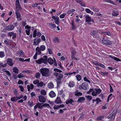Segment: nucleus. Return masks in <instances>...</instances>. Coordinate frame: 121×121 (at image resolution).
Wrapping results in <instances>:
<instances>
[{
	"mask_svg": "<svg viewBox=\"0 0 121 121\" xmlns=\"http://www.w3.org/2000/svg\"><path fill=\"white\" fill-rule=\"evenodd\" d=\"M102 42L103 43L107 45H110L112 44L111 42L108 40H106L104 39H103L102 40Z\"/></svg>",
	"mask_w": 121,
	"mask_h": 121,
	"instance_id": "obj_12",
	"label": "nucleus"
},
{
	"mask_svg": "<svg viewBox=\"0 0 121 121\" xmlns=\"http://www.w3.org/2000/svg\"><path fill=\"white\" fill-rule=\"evenodd\" d=\"M36 35L39 37L41 35V33L39 31L37 32V31L36 30V29L34 30L33 33V38H35L36 36Z\"/></svg>",
	"mask_w": 121,
	"mask_h": 121,
	"instance_id": "obj_7",
	"label": "nucleus"
},
{
	"mask_svg": "<svg viewBox=\"0 0 121 121\" xmlns=\"http://www.w3.org/2000/svg\"><path fill=\"white\" fill-rule=\"evenodd\" d=\"M93 63L96 66H98L99 63L97 61H93Z\"/></svg>",
	"mask_w": 121,
	"mask_h": 121,
	"instance_id": "obj_49",
	"label": "nucleus"
},
{
	"mask_svg": "<svg viewBox=\"0 0 121 121\" xmlns=\"http://www.w3.org/2000/svg\"><path fill=\"white\" fill-rule=\"evenodd\" d=\"M39 80L36 79L33 81V83L35 85H36L37 84H38L39 82Z\"/></svg>",
	"mask_w": 121,
	"mask_h": 121,
	"instance_id": "obj_48",
	"label": "nucleus"
},
{
	"mask_svg": "<svg viewBox=\"0 0 121 121\" xmlns=\"http://www.w3.org/2000/svg\"><path fill=\"white\" fill-rule=\"evenodd\" d=\"M40 74L39 72L36 73L35 74V77L36 78H39L40 77Z\"/></svg>",
	"mask_w": 121,
	"mask_h": 121,
	"instance_id": "obj_40",
	"label": "nucleus"
},
{
	"mask_svg": "<svg viewBox=\"0 0 121 121\" xmlns=\"http://www.w3.org/2000/svg\"><path fill=\"white\" fill-rule=\"evenodd\" d=\"M99 30H93L90 33V34L94 38H96L98 35Z\"/></svg>",
	"mask_w": 121,
	"mask_h": 121,
	"instance_id": "obj_3",
	"label": "nucleus"
},
{
	"mask_svg": "<svg viewBox=\"0 0 121 121\" xmlns=\"http://www.w3.org/2000/svg\"><path fill=\"white\" fill-rule=\"evenodd\" d=\"M85 98L83 97H80L79 99H78V102L79 103H81L83 101L85 100Z\"/></svg>",
	"mask_w": 121,
	"mask_h": 121,
	"instance_id": "obj_27",
	"label": "nucleus"
},
{
	"mask_svg": "<svg viewBox=\"0 0 121 121\" xmlns=\"http://www.w3.org/2000/svg\"><path fill=\"white\" fill-rule=\"evenodd\" d=\"M118 14L119 13L117 10H113L112 13V15L115 17L117 16Z\"/></svg>",
	"mask_w": 121,
	"mask_h": 121,
	"instance_id": "obj_16",
	"label": "nucleus"
},
{
	"mask_svg": "<svg viewBox=\"0 0 121 121\" xmlns=\"http://www.w3.org/2000/svg\"><path fill=\"white\" fill-rule=\"evenodd\" d=\"M18 99L17 97H13L11 98V100L13 102H15Z\"/></svg>",
	"mask_w": 121,
	"mask_h": 121,
	"instance_id": "obj_31",
	"label": "nucleus"
},
{
	"mask_svg": "<svg viewBox=\"0 0 121 121\" xmlns=\"http://www.w3.org/2000/svg\"><path fill=\"white\" fill-rule=\"evenodd\" d=\"M48 87L50 88H52L54 87V85L53 83L51 82L49 83L48 85Z\"/></svg>",
	"mask_w": 121,
	"mask_h": 121,
	"instance_id": "obj_29",
	"label": "nucleus"
},
{
	"mask_svg": "<svg viewBox=\"0 0 121 121\" xmlns=\"http://www.w3.org/2000/svg\"><path fill=\"white\" fill-rule=\"evenodd\" d=\"M86 97L87 99L89 101L91 99L92 97L91 96L89 95L87 96H86Z\"/></svg>",
	"mask_w": 121,
	"mask_h": 121,
	"instance_id": "obj_50",
	"label": "nucleus"
},
{
	"mask_svg": "<svg viewBox=\"0 0 121 121\" xmlns=\"http://www.w3.org/2000/svg\"><path fill=\"white\" fill-rule=\"evenodd\" d=\"M49 95L50 97L53 98L56 96V94L53 91H51L49 93Z\"/></svg>",
	"mask_w": 121,
	"mask_h": 121,
	"instance_id": "obj_20",
	"label": "nucleus"
},
{
	"mask_svg": "<svg viewBox=\"0 0 121 121\" xmlns=\"http://www.w3.org/2000/svg\"><path fill=\"white\" fill-rule=\"evenodd\" d=\"M104 116H99L97 118L96 120H97L100 121L103 118Z\"/></svg>",
	"mask_w": 121,
	"mask_h": 121,
	"instance_id": "obj_47",
	"label": "nucleus"
},
{
	"mask_svg": "<svg viewBox=\"0 0 121 121\" xmlns=\"http://www.w3.org/2000/svg\"><path fill=\"white\" fill-rule=\"evenodd\" d=\"M71 25H72V29L73 30H75V26L74 25L73 21H72Z\"/></svg>",
	"mask_w": 121,
	"mask_h": 121,
	"instance_id": "obj_54",
	"label": "nucleus"
},
{
	"mask_svg": "<svg viewBox=\"0 0 121 121\" xmlns=\"http://www.w3.org/2000/svg\"><path fill=\"white\" fill-rule=\"evenodd\" d=\"M101 74L102 75L107 76L108 75V73L107 72H101Z\"/></svg>",
	"mask_w": 121,
	"mask_h": 121,
	"instance_id": "obj_46",
	"label": "nucleus"
},
{
	"mask_svg": "<svg viewBox=\"0 0 121 121\" xmlns=\"http://www.w3.org/2000/svg\"><path fill=\"white\" fill-rule=\"evenodd\" d=\"M14 28V26L13 25H8L5 27V30H13Z\"/></svg>",
	"mask_w": 121,
	"mask_h": 121,
	"instance_id": "obj_10",
	"label": "nucleus"
},
{
	"mask_svg": "<svg viewBox=\"0 0 121 121\" xmlns=\"http://www.w3.org/2000/svg\"><path fill=\"white\" fill-rule=\"evenodd\" d=\"M112 95V94H110L108 96L107 99V102H108L109 101V99H111L112 98V97H111Z\"/></svg>",
	"mask_w": 121,
	"mask_h": 121,
	"instance_id": "obj_39",
	"label": "nucleus"
},
{
	"mask_svg": "<svg viewBox=\"0 0 121 121\" xmlns=\"http://www.w3.org/2000/svg\"><path fill=\"white\" fill-rule=\"evenodd\" d=\"M104 1L106 2L110 3L113 5H115V4L114 2L110 0H104Z\"/></svg>",
	"mask_w": 121,
	"mask_h": 121,
	"instance_id": "obj_33",
	"label": "nucleus"
},
{
	"mask_svg": "<svg viewBox=\"0 0 121 121\" xmlns=\"http://www.w3.org/2000/svg\"><path fill=\"white\" fill-rule=\"evenodd\" d=\"M16 17L17 20L19 21H20V20H21L22 19V18H21V16L20 13H19L18 11L17 10L16 12Z\"/></svg>",
	"mask_w": 121,
	"mask_h": 121,
	"instance_id": "obj_11",
	"label": "nucleus"
},
{
	"mask_svg": "<svg viewBox=\"0 0 121 121\" xmlns=\"http://www.w3.org/2000/svg\"><path fill=\"white\" fill-rule=\"evenodd\" d=\"M91 9L94 11L98 12L99 11V9L95 8L94 6H93L91 8Z\"/></svg>",
	"mask_w": 121,
	"mask_h": 121,
	"instance_id": "obj_41",
	"label": "nucleus"
},
{
	"mask_svg": "<svg viewBox=\"0 0 121 121\" xmlns=\"http://www.w3.org/2000/svg\"><path fill=\"white\" fill-rule=\"evenodd\" d=\"M36 53V54L38 55H40L41 53V51L39 48V47H37L35 49Z\"/></svg>",
	"mask_w": 121,
	"mask_h": 121,
	"instance_id": "obj_15",
	"label": "nucleus"
},
{
	"mask_svg": "<svg viewBox=\"0 0 121 121\" xmlns=\"http://www.w3.org/2000/svg\"><path fill=\"white\" fill-rule=\"evenodd\" d=\"M109 56L112 59H114L115 60L117 61H121V59L116 57L113 56L111 55H109Z\"/></svg>",
	"mask_w": 121,
	"mask_h": 121,
	"instance_id": "obj_21",
	"label": "nucleus"
},
{
	"mask_svg": "<svg viewBox=\"0 0 121 121\" xmlns=\"http://www.w3.org/2000/svg\"><path fill=\"white\" fill-rule=\"evenodd\" d=\"M14 33L13 32H9L8 33V35L9 36L11 37L14 34Z\"/></svg>",
	"mask_w": 121,
	"mask_h": 121,
	"instance_id": "obj_55",
	"label": "nucleus"
},
{
	"mask_svg": "<svg viewBox=\"0 0 121 121\" xmlns=\"http://www.w3.org/2000/svg\"><path fill=\"white\" fill-rule=\"evenodd\" d=\"M4 71L5 72H6V73H7V75H8L9 76L11 75V74L10 73L9 71L8 70H4Z\"/></svg>",
	"mask_w": 121,
	"mask_h": 121,
	"instance_id": "obj_62",
	"label": "nucleus"
},
{
	"mask_svg": "<svg viewBox=\"0 0 121 121\" xmlns=\"http://www.w3.org/2000/svg\"><path fill=\"white\" fill-rule=\"evenodd\" d=\"M6 62L8 65L10 66H12L14 64L11 58H8L6 60Z\"/></svg>",
	"mask_w": 121,
	"mask_h": 121,
	"instance_id": "obj_4",
	"label": "nucleus"
},
{
	"mask_svg": "<svg viewBox=\"0 0 121 121\" xmlns=\"http://www.w3.org/2000/svg\"><path fill=\"white\" fill-rule=\"evenodd\" d=\"M66 15V13H63L61 15H60V17L61 18H64Z\"/></svg>",
	"mask_w": 121,
	"mask_h": 121,
	"instance_id": "obj_52",
	"label": "nucleus"
},
{
	"mask_svg": "<svg viewBox=\"0 0 121 121\" xmlns=\"http://www.w3.org/2000/svg\"><path fill=\"white\" fill-rule=\"evenodd\" d=\"M85 11L88 13H90L91 12V10L88 9H85Z\"/></svg>",
	"mask_w": 121,
	"mask_h": 121,
	"instance_id": "obj_60",
	"label": "nucleus"
},
{
	"mask_svg": "<svg viewBox=\"0 0 121 121\" xmlns=\"http://www.w3.org/2000/svg\"><path fill=\"white\" fill-rule=\"evenodd\" d=\"M86 21L87 22H90L92 21L93 23L94 22L93 20V19L91 18L88 15H86L85 16Z\"/></svg>",
	"mask_w": 121,
	"mask_h": 121,
	"instance_id": "obj_6",
	"label": "nucleus"
},
{
	"mask_svg": "<svg viewBox=\"0 0 121 121\" xmlns=\"http://www.w3.org/2000/svg\"><path fill=\"white\" fill-rule=\"evenodd\" d=\"M19 54L21 57H24V52L22 50H20Z\"/></svg>",
	"mask_w": 121,
	"mask_h": 121,
	"instance_id": "obj_30",
	"label": "nucleus"
},
{
	"mask_svg": "<svg viewBox=\"0 0 121 121\" xmlns=\"http://www.w3.org/2000/svg\"><path fill=\"white\" fill-rule=\"evenodd\" d=\"M74 102V101L72 99H70L67 100L66 101V104H68L70 103L71 104H72V103Z\"/></svg>",
	"mask_w": 121,
	"mask_h": 121,
	"instance_id": "obj_22",
	"label": "nucleus"
},
{
	"mask_svg": "<svg viewBox=\"0 0 121 121\" xmlns=\"http://www.w3.org/2000/svg\"><path fill=\"white\" fill-rule=\"evenodd\" d=\"M55 43H60L59 39L57 37H55L52 40Z\"/></svg>",
	"mask_w": 121,
	"mask_h": 121,
	"instance_id": "obj_17",
	"label": "nucleus"
},
{
	"mask_svg": "<svg viewBox=\"0 0 121 121\" xmlns=\"http://www.w3.org/2000/svg\"><path fill=\"white\" fill-rule=\"evenodd\" d=\"M18 78H23L25 77L23 74L22 73H20L17 75Z\"/></svg>",
	"mask_w": 121,
	"mask_h": 121,
	"instance_id": "obj_44",
	"label": "nucleus"
},
{
	"mask_svg": "<svg viewBox=\"0 0 121 121\" xmlns=\"http://www.w3.org/2000/svg\"><path fill=\"white\" fill-rule=\"evenodd\" d=\"M39 102L42 103L45 102L46 101V99L45 97L41 95H39Z\"/></svg>",
	"mask_w": 121,
	"mask_h": 121,
	"instance_id": "obj_8",
	"label": "nucleus"
},
{
	"mask_svg": "<svg viewBox=\"0 0 121 121\" xmlns=\"http://www.w3.org/2000/svg\"><path fill=\"white\" fill-rule=\"evenodd\" d=\"M98 66H99L101 67H102V68H103L104 69H105L106 68L105 66L104 65L102 64L101 63H99L98 64Z\"/></svg>",
	"mask_w": 121,
	"mask_h": 121,
	"instance_id": "obj_51",
	"label": "nucleus"
},
{
	"mask_svg": "<svg viewBox=\"0 0 121 121\" xmlns=\"http://www.w3.org/2000/svg\"><path fill=\"white\" fill-rule=\"evenodd\" d=\"M92 95L93 96H96L97 94L95 91H92Z\"/></svg>",
	"mask_w": 121,
	"mask_h": 121,
	"instance_id": "obj_58",
	"label": "nucleus"
},
{
	"mask_svg": "<svg viewBox=\"0 0 121 121\" xmlns=\"http://www.w3.org/2000/svg\"><path fill=\"white\" fill-rule=\"evenodd\" d=\"M37 105L38 106V108L39 109H40L42 108L43 107V106H42V105L41 106L42 104H41V103H38L37 104Z\"/></svg>",
	"mask_w": 121,
	"mask_h": 121,
	"instance_id": "obj_43",
	"label": "nucleus"
},
{
	"mask_svg": "<svg viewBox=\"0 0 121 121\" xmlns=\"http://www.w3.org/2000/svg\"><path fill=\"white\" fill-rule=\"evenodd\" d=\"M47 62L50 64L52 65L54 63V61L53 59L51 57H50L47 60Z\"/></svg>",
	"mask_w": 121,
	"mask_h": 121,
	"instance_id": "obj_24",
	"label": "nucleus"
},
{
	"mask_svg": "<svg viewBox=\"0 0 121 121\" xmlns=\"http://www.w3.org/2000/svg\"><path fill=\"white\" fill-rule=\"evenodd\" d=\"M13 71L16 74H18V69L16 67H14L13 68Z\"/></svg>",
	"mask_w": 121,
	"mask_h": 121,
	"instance_id": "obj_26",
	"label": "nucleus"
},
{
	"mask_svg": "<svg viewBox=\"0 0 121 121\" xmlns=\"http://www.w3.org/2000/svg\"><path fill=\"white\" fill-rule=\"evenodd\" d=\"M86 83L85 82L83 83L82 84L79 86L78 88L80 90L82 89L84 90H86L87 89V88L86 86Z\"/></svg>",
	"mask_w": 121,
	"mask_h": 121,
	"instance_id": "obj_5",
	"label": "nucleus"
},
{
	"mask_svg": "<svg viewBox=\"0 0 121 121\" xmlns=\"http://www.w3.org/2000/svg\"><path fill=\"white\" fill-rule=\"evenodd\" d=\"M95 90L97 94H99L101 92V90L99 89H95Z\"/></svg>",
	"mask_w": 121,
	"mask_h": 121,
	"instance_id": "obj_38",
	"label": "nucleus"
},
{
	"mask_svg": "<svg viewBox=\"0 0 121 121\" xmlns=\"http://www.w3.org/2000/svg\"><path fill=\"white\" fill-rule=\"evenodd\" d=\"M18 83L19 84H23L24 82H23L21 80H20L18 81Z\"/></svg>",
	"mask_w": 121,
	"mask_h": 121,
	"instance_id": "obj_63",
	"label": "nucleus"
},
{
	"mask_svg": "<svg viewBox=\"0 0 121 121\" xmlns=\"http://www.w3.org/2000/svg\"><path fill=\"white\" fill-rule=\"evenodd\" d=\"M43 83L42 81L40 82H39L37 84V86L38 87H42L43 85Z\"/></svg>",
	"mask_w": 121,
	"mask_h": 121,
	"instance_id": "obj_36",
	"label": "nucleus"
},
{
	"mask_svg": "<svg viewBox=\"0 0 121 121\" xmlns=\"http://www.w3.org/2000/svg\"><path fill=\"white\" fill-rule=\"evenodd\" d=\"M49 25L51 26L53 28H54L56 27V26L55 24H53L52 23L49 24Z\"/></svg>",
	"mask_w": 121,
	"mask_h": 121,
	"instance_id": "obj_56",
	"label": "nucleus"
},
{
	"mask_svg": "<svg viewBox=\"0 0 121 121\" xmlns=\"http://www.w3.org/2000/svg\"><path fill=\"white\" fill-rule=\"evenodd\" d=\"M84 117V115L83 114H81L80 115V116L79 117L78 119L80 120H81Z\"/></svg>",
	"mask_w": 121,
	"mask_h": 121,
	"instance_id": "obj_61",
	"label": "nucleus"
},
{
	"mask_svg": "<svg viewBox=\"0 0 121 121\" xmlns=\"http://www.w3.org/2000/svg\"><path fill=\"white\" fill-rule=\"evenodd\" d=\"M70 52L71 56L74 55L77 53V52L75 49L73 47L70 48Z\"/></svg>",
	"mask_w": 121,
	"mask_h": 121,
	"instance_id": "obj_13",
	"label": "nucleus"
},
{
	"mask_svg": "<svg viewBox=\"0 0 121 121\" xmlns=\"http://www.w3.org/2000/svg\"><path fill=\"white\" fill-rule=\"evenodd\" d=\"M54 71L56 72L53 73V75L56 76V79L58 80H60L63 78V75L60 73L62 71L57 68H55Z\"/></svg>",
	"mask_w": 121,
	"mask_h": 121,
	"instance_id": "obj_1",
	"label": "nucleus"
},
{
	"mask_svg": "<svg viewBox=\"0 0 121 121\" xmlns=\"http://www.w3.org/2000/svg\"><path fill=\"white\" fill-rule=\"evenodd\" d=\"M41 73L43 76L48 77L50 76V72L48 69L46 68H41L40 70Z\"/></svg>",
	"mask_w": 121,
	"mask_h": 121,
	"instance_id": "obj_2",
	"label": "nucleus"
},
{
	"mask_svg": "<svg viewBox=\"0 0 121 121\" xmlns=\"http://www.w3.org/2000/svg\"><path fill=\"white\" fill-rule=\"evenodd\" d=\"M5 56V54L4 52L3 51L0 52V57L2 58Z\"/></svg>",
	"mask_w": 121,
	"mask_h": 121,
	"instance_id": "obj_37",
	"label": "nucleus"
},
{
	"mask_svg": "<svg viewBox=\"0 0 121 121\" xmlns=\"http://www.w3.org/2000/svg\"><path fill=\"white\" fill-rule=\"evenodd\" d=\"M79 4L82 6L83 7H86L85 3L82 0L79 3Z\"/></svg>",
	"mask_w": 121,
	"mask_h": 121,
	"instance_id": "obj_42",
	"label": "nucleus"
},
{
	"mask_svg": "<svg viewBox=\"0 0 121 121\" xmlns=\"http://www.w3.org/2000/svg\"><path fill=\"white\" fill-rule=\"evenodd\" d=\"M55 102L57 104H59L61 103L62 101L60 98L59 97H57L55 101Z\"/></svg>",
	"mask_w": 121,
	"mask_h": 121,
	"instance_id": "obj_18",
	"label": "nucleus"
},
{
	"mask_svg": "<svg viewBox=\"0 0 121 121\" xmlns=\"http://www.w3.org/2000/svg\"><path fill=\"white\" fill-rule=\"evenodd\" d=\"M16 8H18V9L21 10L22 8L20 6L19 0H16Z\"/></svg>",
	"mask_w": 121,
	"mask_h": 121,
	"instance_id": "obj_14",
	"label": "nucleus"
},
{
	"mask_svg": "<svg viewBox=\"0 0 121 121\" xmlns=\"http://www.w3.org/2000/svg\"><path fill=\"white\" fill-rule=\"evenodd\" d=\"M83 79L85 81H87L89 83H90L91 82L89 80L87 79V78L86 77H84Z\"/></svg>",
	"mask_w": 121,
	"mask_h": 121,
	"instance_id": "obj_45",
	"label": "nucleus"
},
{
	"mask_svg": "<svg viewBox=\"0 0 121 121\" xmlns=\"http://www.w3.org/2000/svg\"><path fill=\"white\" fill-rule=\"evenodd\" d=\"M75 85L74 82L72 81H70L68 84V86L70 87H74Z\"/></svg>",
	"mask_w": 121,
	"mask_h": 121,
	"instance_id": "obj_19",
	"label": "nucleus"
},
{
	"mask_svg": "<svg viewBox=\"0 0 121 121\" xmlns=\"http://www.w3.org/2000/svg\"><path fill=\"white\" fill-rule=\"evenodd\" d=\"M59 17L57 16H56V18L54 20L56 24L58 25L59 24Z\"/></svg>",
	"mask_w": 121,
	"mask_h": 121,
	"instance_id": "obj_28",
	"label": "nucleus"
},
{
	"mask_svg": "<svg viewBox=\"0 0 121 121\" xmlns=\"http://www.w3.org/2000/svg\"><path fill=\"white\" fill-rule=\"evenodd\" d=\"M31 28V27L30 26H29L28 25H26L25 26V28L27 29V30H30Z\"/></svg>",
	"mask_w": 121,
	"mask_h": 121,
	"instance_id": "obj_57",
	"label": "nucleus"
},
{
	"mask_svg": "<svg viewBox=\"0 0 121 121\" xmlns=\"http://www.w3.org/2000/svg\"><path fill=\"white\" fill-rule=\"evenodd\" d=\"M75 95L78 96H81L82 95V94L80 92H78V90H77L75 91Z\"/></svg>",
	"mask_w": 121,
	"mask_h": 121,
	"instance_id": "obj_23",
	"label": "nucleus"
},
{
	"mask_svg": "<svg viewBox=\"0 0 121 121\" xmlns=\"http://www.w3.org/2000/svg\"><path fill=\"white\" fill-rule=\"evenodd\" d=\"M45 46L43 45H41L39 47V49L42 51L44 50L45 49Z\"/></svg>",
	"mask_w": 121,
	"mask_h": 121,
	"instance_id": "obj_34",
	"label": "nucleus"
},
{
	"mask_svg": "<svg viewBox=\"0 0 121 121\" xmlns=\"http://www.w3.org/2000/svg\"><path fill=\"white\" fill-rule=\"evenodd\" d=\"M43 60V58H41L38 60H36V62L39 64H40L42 63V61Z\"/></svg>",
	"mask_w": 121,
	"mask_h": 121,
	"instance_id": "obj_25",
	"label": "nucleus"
},
{
	"mask_svg": "<svg viewBox=\"0 0 121 121\" xmlns=\"http://www.w3.org/2000/svg\"><path fill=\"white\" fill-rule=\"evenodd\" d=\"M7 65L6 64H3L2 63H0V67H6Z\"/></svg>",
	"mask_w": 121,
	"mask_h": 121,
	"instance_id": "obj_53",
	"label": "nucleus"
},
{
	"mask_svg": "<svg viewBox=\"0 0 121 121\" xmlns=\"http://www.w3.org/2000/svg\"><path fill=\"white\" fill-rule=\"evenodd\" d=\"M76 77L77 79V80L78 81H80L82 77L80 75H76Z\"/></svg>",
	"mask_w": 121,
	"mask_h": 121,
	"instance_id": "obj_32",
	"label": "nucleus"
},
{
	"mask_svg": "<svg viewBox=\"0 0 121 121\" xmlns=\"http://www.w3.org/2000/svg\"><path fill=\"white\" fill-rule=\"evenodd\" d=\"M42 106H43V107L45 106L50 107L49 105V104L47 103H45V104L42 105Z\"/></svg>",
	"mask_w": 121,
	"mask_h": 121,
	"instance_id": "obj_59",
	"label": "nucleus"
},
{
	"mask_svg": "<svg viewBox=\"0 0 121 121\" xmlns=\"http://www.w3.org/2000/svg\"><path fill=\"white\" fill-rule=\"evenodd\" d=\"M40 93L42 95H45L46 94V91L42 89Z\"/></svg>",
	"mask_w": 121,
	"mask_h": 121,
	"instance_id": "obj_35",
	"label": "nucleus"
},
{
	"mask_svg": "<svg viewBox=\"0 0 121 121\" xmlns=\"http://www.w3.org/2000/svg\"><path fill=\"white\" fill-rule=\"evenodd\" d=\"M63 93V90H61L60 91H59L58 92V94L59 95H62Z\"/></svg>",
	"mask_w": 121,
	"mask_h": 121,
	"instance_id": "obj_64",
	"label": "nucleus"
},
{
	"mask_svg": "<svg viewBox=\"0 0 121 121\" xmlns=\"http://www.w3.org/2000/svg\"><path fill=\"white\" fill-rule=\"evenodd\" d=\"M116 111L114 110L112 112L108 117V119H111L114 117V118H115V114H116Z\"/></svg>",
	"mask_w": 121,
	"mask_h": 121,
	"instance_id": "obj_9",
	"label": "nucleus"
}]
</instances>
